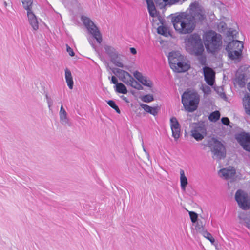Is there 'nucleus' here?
I'll return each mask as SVG.
<instances>
[{
    "mask_svg": "<svg viewBox=\"0 0 250 250\" xmlns=\"http://www.w3.org/2000/svg\"><path fill=\"white\" fill-rule=\"evenodd\" d=\"M188 10L189 13H181L171 19L174 29L181 34L191 33L195 28V23L202 22L206 19L205 12L198 3H191Z\"/></svg>",
    "mask_w": 250,
    "mask_h": 250,
    "instance_id": "f257e3e1",
    "label": "nucleus"
},
{
    "mask_svg": "<svg viewBox=\"0 0 250 250\" xmlns=\"http://www.w3.org/2000/svg\"><path fill=\"white\" fill-rule=\"evenodd\" d=\"M205 46L208 51L215 53L222 46V36L212 30L207 31L203 36Z\"/></svg>",
    "mask_w": 250,
    "mask_h": 250,
    "instance_id": "f03ea898",
    "label": "nucleus"
},
{
    "mask_svg": "<svg viewBox=\"0 0 250 250\" xmlns=\"http://www.w3.org/2000/svg\"><path fill=\"white\" fill-rule=\"evenodd\" d=\"M185 42L188 51L192 55L201 56L204 51V47L200 36L196 33L188 37Z\"/></svg>",
    "mask_w": 250,
    "mask_h": 250,
    "instance_id": "7ed1b4c3",
    "label": "nucleus"
},
{
    "mask_svg": "<svg viewBox=\"0 0 250 250\" xmlns=\"http://www.w3.org/2000/svg\"><path fill=\"white\" fill-rule=\"evenodd\" d=\"M183 56L177 52H172L168 55V61L171 68L175 72L181 73L188 71L190 65L183 62Z\"/></svg>",
    "mask_w": 250,
    "mask_h": 250,
    "instance_id": "20e7f679",
    "label": "nucleus"
},
{
    "mask_svg": "<svg viewBox=\"0 0 250 250\" xmlns=\"http://www.w3.org/2000/svg\"><path fill=\"white\" fill-rule=\"evenodd\" d=\"M199 101V95L194 91H185L182 96V103L185 109L189 112L194 111L197 109Z\"/></svg>",
    "mask_w": 250,
    "mask_h": 250,
    "instance_id": "39448f33",
    "label": "nucleus"
},
{
    "mask_svg": "<svg viewBox=\"0 0 250 250\" xmlns=\"http://www.w3.org/2000/svg\"><path fill=\"white\" fill-rule=\"evenodd\" d=\"M81 20L87 29L88 33L92 35L99 43L102 42V37L99 30L94 22L88 17L82 16Z\"/></svg>",
    "mask_w": 250,
    "mask_h": 250,
    "instance_id": "423d86ee",
    "label": "nucleus"
},
{
    "mask_svg": "<svg viewBox=\"0 0 250 250\" xmlns=\"http://www.w3.org/2000/svg\"><path fill=\"white\" fill-rule=\"evenodd\" d=\"M235 199L239 207L243 210H248L250 208V201L248 194L239 189L235 193Z\"/></svg>",
    "mask_w": 250,
    "mask_h": 250,
    "instance_id": "0eeeda50",
    "label": "nucleus"
},
{
    "mask_svg": "<svg viewBox=\"0 0 250 250\" xmlns=\"http://www.w3.org/2000/svg\"><path fill=\"white\" fill-rule=\"evenodd\" d=\"M191 136L196 141L202 140L207 135L205 125L202 124H193L190 131Z\"/></svg>",
    "mask_w": 250,
    "mask_h": 250,
    "instance_id": "6e6552de",
    "label": "nucleus"
},
{
    "mask_svg": "<svg viewBox=\"0 0 250 250\" xmlns=\"http://www.w3.org/2000/svg\"><path fill=\"white\" fill-rule=\"evenodd\" d=\"M104 49L106 53L110 58V60L113 63L118 67H124V64L120 61V55L113 47L105 45Z\"/></svg>",
    "mask_w": 250,
    "mask_h": 250,
    "instance_id": "1a4fd4ad",
    "label": "nucleus"
},
{
    "mask_svg": "<svg viewBox=\"0 0 250 250\" xmlns=\"http://www.w3.org/2000/svg\"><path fill=\"white\" fill-rule=\"evenodd\" d=\"M213 154V158L219 160L226 157V150L221 142L216 139L213 140V144L211 149Z\"/></svg>",
    "mask_w": 250,
    "mask_h": 250,
    "instance_id": "9d476101",
    "label": "nucleus"
},
{
    "mask_svg": "<svg viewBox=\"0 0 250 250\" xmlns=\"http://www.w3.org/2000/svg\"><path fill=\"white\" fill-rule=\"evenodd\" d=\"M235 138L243 149L250 152V134L247 133H239Z\"/></svg>",
    "mask_w": 250,
    "mask_h": 250,
    "instance_id": "9b49d317",
    "label": "nucleus"
},
{
    "mask_svg": "<svg viewBox=\"0 0 250 250\" xmlns=\"http://www.w3.org/2000/svg\"><path fill=\"white\" fill-rule=\"evenodd\" d=\"M170 125L172 131V136L175 140H177L180 136L181 127L175 117H172L170 118Z\"/></svg>",
    "mask_w": 250,
    "mask_h": 250,
    "instance_id": "f8f14e48",
    "label": "nucleus"
},
{
    "mask_svg": "<svg viewBox=\"0 0 250 250\" xmlns=\"http://www.w3.org/2000/svg\"><path fill=\"white\" fill-rule=\"evenodd\" d=\"M205 80L209 85L212 86L214 83L215 72L210 67L205 66L203 68Z\"/></svg>",
    "mask_w": 250,
    "mask_h": 250,
    "instance_id": "ddd939ff",
    "label": "nucleus"
},
{
    "mask_svg": "<svg viewBox=\"0 0 250 250\" xmlns=\"http://www.w3.org/2000/svg\"><path fill=\"white\" fill-rule=\"evenodd\" d=\"M28 21L31 26L32 31L36 32L39 29V20L32 10L27 12Z\"/></svg>",
    "mask_w": 250,
    "mask_h": 250,
    "instance_id": "4468645a",
    "label": "nucleus"
},
{
    "mask_svg": "<svg viewBox=\"0 0 250 250\" xmlns=\"http://www.w3.org/2000/svg\"><path fill=\"white\" fill-rule=\"evenodd\" d=\"M235 43L237 44V46L238 47V50H231L229 51H227L228 53L229 57L232 60L238 59L240 57H241L242 50L244 47L243 43H242L235 42Z\"/></svg>",
    "mask_w": 250,
    "mask_h": 250,
    "instance_id": "2eb2a0df",
    "label": "nucleus"
},
{
    "mask_svg": "<svg viewBox=\"0 0 250 250\" xmlns=\"http://www.w3.org/2000/svg\"><path fill=\"white\" fill-rule=\"evenodd\" d=\"M116 73L118 75L120 80L127 85H128L131 80H133L132 76L128 72L122 69H117Z\"/></svg>",
    "mask_w": 250,
    "mask_h": 250,
    "instance_id": "dca6fc26",
    "label": "nucleus"
},
{
    "mask_svg": "<svg viewBox=\"0 0 250 250\" xmlns=\"http://www.w3.org/2000/svg\"><path fill=\"white\" fill-rule=\"evenodd\" d=\"M220 176L228 179L234 177L235 174V170L232 167H229V169L224 168L219 171Z\"/></svg>",
    "mask_w": 250,
    "mask_h": 250,
    "instance_id": "f3484780",
    "label": "nucleus"
},
{
    "mask_svg": "<svg viewBox=\"0 0 250 250\" xmlns=\"http://www.w3.org/2000/svg\"><path fill=\"white\" fill-rule=\"evenodd\" d=\"M59 117L60 123L62 125H70L69 119L68 117L67 113L64 109L62 105H61L60 110L59 111Z\"/></svg>",
    "mask_w": 250,
    "mask_h": 250,
    "instance_id": "a211bd4d",
    "label": "nucleus"
},
{
    "mask_svg": "<svg viewBox=\"0 0 250 250\" xmlns=\"http://www.w3.org/2000/svg\"><path fill=\"white\" fill-rule=\"evenodd\" d=\"M140 105L146 112L153 116H156L158 114V108L156 107H151L144 104H141Z\"/></svg>",
    "mask_w": 250,
    "mask_h": 250,
    "instance_id": "6ab92c4d",
    "label": "nucleus"
},
{
    "mask_svg": "<svg viewBox=\"0 0 250 250\" xmlns=\"http://www.w3.org/2000/svg\"><path fill=\"white\" fill-rule=\"evenodd\" d=\"M65 78L67 84L70 89H72L73 87L74 82L71 73L68 69L65 70Z\"/></svg>",
    "mask_w": 250,
    "mask_h": 250,
    "instance_id": "aec40b11",
    "label": "nucleus"
},
{
    "mask_svg": "<svg viewBox=\"0 0 250 250\" xmlns=\"http://www.w3.org/2000/svg\"><path fill=\"white\" fill-rule=\"evenodd\" d=\"M243 102L246 113L250 115V95L246 94L243 99Z\"/></svg>",
    "mask_w": 250,
    "mask_h": 250,
    "instance_id": "412c9836",
    "label": "nucleus"
},
{
    "mask_svg": "<svg viewBox=\"0 0 250 250\" xmlns=\"http://www.w3.org/2000/svg\"><path fill=\"white\" fill-rule=\"evenodd\" d=\"M180 184H181V189L183 191H185L186 186L188 184V179L185 175V172H184V170L180 169Z\"/></svg>",
    "mask_w": 250,
    "mask_h": 250,
    "instance_id": "4be33fe9",
    "label": "nucleus"
},
{
    "mask_svg": "<svg viewBox=\"0 0 250 250\" xmlns=\"http://www.w3.org/2000/svg\"><path fill=\"white\" fill-rule=\"evenodd\" d=\"M235 42H241V43H243V42H241V41H239L238 40H233L232 42H229L228 44L227 45L226 48V50L227 51H229V50H238V47H237V44L236 43H235Z\"/></svg>",
    "mask_w": 250,
    "mask_h": 250,
    "instance_id": "5701e85b",
    "label": "nucleus"
},
{
    "mask_svg": "<svg viewBox=\"0 0 250 250\" xmlns=\"http://www.w3.org/2000/svg\"><path fill=\"white\" fill-rule=\"evenodd\" d=\"M116 91L119 93L126 94L127 90L126 87L122 83H117L116 85Z\"/></svg>",
    "mask_w": 250,
    "mask_h": 250,
    "instance_id": "b1692460",
    "label": "nucleus"
},
{
    "mask_svg": "<svg viewBox=\"0 0 250 250\" xmlns=\"http://www.w3.org/2000/svg\"><path fill=\"white\" fill-rule=\"evenodd\" d=\"M147 9L149 13L150 16L152 17H154L156 16V10L153 2L149 3L148 2Z\"/></svg>",
    "mask_w": 250,
    "mask_h": 250,
    "instance_id": "393cba45",
    "label": "nucleus"
},
{
    "mask_svg": "<svg viewBox=\"0 0 250 250\" xmlns=\"http://www.w3.org/2000/svg\"><path fill=\"white\" fill-rule=\"evenodd\" d=\"M23 8L27 11L32 10V0H21Z\"/></svg>",
    "mask_w": 250,
    "mask_h": 250,
    "instance_id": "a878e982",
    "label": "nucleus"
},
{
    "mask_svg": "<svg viewBox=\"0 0 250 250\" xmlns=\"http://www.w3.org/2000/svg\"><path fill=\"white\" fill-rule=\"evenodd\" d=\"M157 33L165 37H167L169 35V32L167 28L164 26H160L157 28Z\"/></svg>",
    "mask_w": 250,
    "mask_h": 250,
    "instance_id": "bb28decb",
    "label": "nucleus"
},
{
    "mask_svg": "<svg viewBox=\"0 0 250 250\" xmlns=\"http://www.w3.org/2000/svg\"><path fill=\"white\" fill-rule=\"evenodd\" d=\"M220 117V112L218 111H215L210 114L208 119L210 121L215 122L219 120Z\"/></svg>",
    "mask_w": 250,
    "mask_h": 250,
    "instance_id": "cd10ccee",
    "label": "nucleus"
},
{
    "mask_svg": "<svg viewBox=\"0 0 250 250\" xmlns=\"http://www.w3.org/2000/svg\"><path fill=\"white\" fill-rule=\"evenodd\" d=\"M128 85H130L131 87L137 90H142L143 89V86L139 83H138L133 78V80H131V81L129 83Z\"/></svg>",
    "mask_w": 250,
    "mask_h": 250,
    "instance_id": "c85d7f7f",
    "label": "nucleus"
},
{
    "mask_svg": "<svg viewBox=\"0 0 250 250\" xmlns=\"http://www.w3.org/2000/svg\"><path fill=\"white\" fill-rule=\"evenodd\" d=\"M204 226L205 224L201 221L198 220L195 225V230L201 233L205 230Z\"/></svg>",
    "mask_w": 250,
    "mask_h": 250,
    "instance_id": "c756f323",
    "label": "nucleus"
},
{
    "mask_svg": "<svg viewBox=\"0 0 250 250\" xmlns=\"http://www.w3.org/2000/svg\"><path fill=\"white\" fill-rule=\"evenodd\" d=\"M201 234H202L205 238L208 239L212 244H214L215 240L210 233L205 230L203 232H201Z\"/></svg>",
    "mask_w": 250,
    "mask_h": 250,
    "instance_id": "7c9ffc66",
    "label": "nucleus"
},
{
    "mask_svg": "<svg viewBox=\"0 0 250 250\" xmlns=\"http://www.w3.org/2000/svg\"><path fill=\"white\" fill-rule=\"evenodd\" d=\"M143 85L146 86H147L149 87H151L152 86V83L146 77H144L140 81Z\"/></svg>",
    "mask_w": 250,
    "mask_h": 250,
    "instance_id": "2f4dec72",
    "label": "nucleus"
},
{
    "mask_svg": "<svg viewBox=\"0 0 250 250\" xmlns=\"http://www.w3.org/2000/svg\"><path fill=\"white\" fill-rule=\"evenodd\" d=\"M236 83L240 87H243L245 85V78L244 76H240L236 79Z\"/></svg>",
    "mask_w": 250,
    "mask_h": 250,
    "instance_id": "473e14b6",
    "label": "nucleus"
},
{
    "mask_svg": "<svg viewBox=\"0 0 250 250\" xmlns=\"http://www.w3.org/2000/svg\"><path fill=\"white\" fill-rule=\"evenodd\" d=\"M141 100L146 103H150L154 100L153 96L152 94H146L141 97Z\"/></svg>",
    "mask_w": 250,
    "mask_h": 250,
    "instance_id": "72a5a7b5",
    "label": "nucleus"
},
{
    "mask_svg": "<svg viewBox=\"0 0 250 250\" xmlns=\"http://www.w3.org/2000/svg\"><path fill=\"white\" fill-rule=\"evenodd\" d=\"M108 104L112 108H113L118 114H120L121 111L118 107V106L116 105L115 102L113 100H109L107 102Z\"/></svg>",
    "mask_w": 250,
    "mask_h": 250,
    "instance_id": "f704fd0d",
    "label": "nucleus"
},
{
    "mask_svg": "<svg viewBox=\"0 0 250 250\" xmlns=\"http://www.w3.org/2000/svg\"><path fill=\"white\" fill-rule=\"evenodd\" d=\"M156 4L159 5L160 8H163L167 5L168 0H154Z\"/></svg>",
    "mask_w": 250,
    "mask_h": 250,
    "instance_id": "c9c22d12",
    "label": "nucleus"
},
{
    "mask_svg": "<svg viewBox=\"0 0 250 250\" xmlns=\"http://www.w3.org/2000/svg\"><path fill=\"white\" fill-rule=\"evenodd\" d=\"M189 216L192 223H195L197 221L198 214L193 211H189Z\"/></svg>",
    "mask_w": 250,
    "mask_h": 250,
    "instance_id": "e433bc0d",
    "label": "nucleus"
},
{
    "mask_svg": "<svg viewBox=\"0 0 250 250\" xmlns=\"http://www.w3.org/2000/svg\"><path fill=\"white\" fill-rule=\"evenodd\" d=\"M134 77L139 82L144 76H143L141 73L138 71H136L133 73Z\"/></svg>",
    "mask_w": 250,
    "mask_h": 250,
    "instance_id": "4c0bfd02",
    "label": "nucleus"
},
{
    "mask_svg": "<svg viewBox=\"0 0 250 250\" xmlns=\"http://www.w3.org/2000/svg\"><path fill=\"white\" fill-rule=\"evenodd\" d=\"M218 30L220 32L223 31L225 30L226 27V24L224 22H220L218 24Z\"/></svg>",
    "mask_w": 250,
    "mask_h": 250,
    "instance_id": "58836bf2",
    "label": "nucleus"
},
{
    "mask_svg": "<svg viewBox=\"0 0 250 250\" xmlns=\"http://www.w3.org/2000/svg\"><path fill=\"white\" fill-rule=\"evenodd\" d=\"M46 98L47 103L48 104V106L49 109H50L51 106L53 105V101L51 99V98L50 97H49L47 94L46 95Z\"/></svg>",
    "mask_w": 250,
    "mask_h": 250,
    "instance_id": "ea45409f",
    "label": "nucleus"
},
{
    "mask_svg": "<svg viewBox=\"0 0 250 250\" xmlns=\"http://www.w3.org/2000/svg\"><path fill=\"white\" fill-rule=\"evenodd\" d=\"M66 50L70 56L72 57L74 56L75 53L73 52V49L68 45H66Z\"/></svg>",
    "mask_w": 250,
    "mask_h": 250,
    "instance_id": "a19ab883",
    "label": "nucleus"
},
{
    "mask_svg": "<svg viewBox=\"0 0 250 250\" xmlns=\"http://www.w3.org/2000/svg\"><path fill=\"white\" fill-rule=\"evenodd\" d=\"M221 122L224 125H229V120L227 117H223L221 119Z\"/></svg>",
    "mask_w": 250,
    "mask_h": 250,
    "instance_id": "79ce46f5",
    "label": "nucleus"
},
{
    "mask_svg": "<svg viewBox=\"0 0 250 250\" xmlns=\"http://www.w3.org/2000/svg\"><path fill=\"white\" fill-rule=\"evenodd\" d=\"M199 60L200 63H201V64H202V65H206V59L205 57H203V56L200 57L199 58Z\"/></svg>",
    "mask_w": 250,
    "mask_h": 250,
    "instance_id": "37998d69",
    "label": "nucleus"
},
{
    "mask_svg": "<svg viewBox=\"0 0 250 250\" xmlns=\"http://www.w3.org/2000/svg\"><path fill=\"white\" fill-rule=\"evenodd\" d=\"M202 90L206 94H208L211 91L210 87L208 86L203 87Z\"/></svg>",
    "mask_w": 250,
    "mask_h": 250,
    "instance_id": "c03bdc74",
    "label": "nucleus"
},
{
    "mask_svg": "<svg viewBox=\"0 0 250 250\" xmlns=\"http://www.w3.org/2000/svg\"><path fill=\"white\" fill-rule=\"evenodd\" d=\"M180 0H168L167 4L173 5L178 3Z\"/></svg>",
    "mask_w": 250,
    "mask_h": 250,
    "instance_id": "a18cd8bd",
    "label": "nucleus"
},
{
    "mask_svg": "<svg viewBox=\"0 0 250 250\" xmlns=\"http://www.w3.org/2000/svg\"><path fill=\"white\" fill-rule=\"evenodd\" d=\"M111 83L114 84H116V85L118 83V80L115 76H112L111 77Z\"/></svg>",
    "mask_w": 250,
    "mask_h": 250,
    "instance_id": "49530a36",
    "label": "nucleus"
},
{
    "mask_svg": "<svg viewBox=\"0 0 250 250\" xmlns=\"http://www.w3.org/2000/svg\"><path fill=\"white\" fill-rule=\"evenodd\" d=\"M130 52L133 55H135L137 53V51H136V49L133 47L130 48Z\"/></svg>",
    "mask_w": 250,
    "mask_h": 250,
    "instance_id": "de8ad7c7",
    "label": "nucleus"
},
{
    "mask_svg": "<svg viewBox=\"0 0 250 250\" xmlns=\"http://www.w3.org/2000/svg\"><path fill=\"white\" fill-rule=\"evenodd\" d=\"M89 43L91 44V45L93 47V48L95 49V45L91 38L88 39Z\"/></svg>",
    "mask_w": 250,
    "mask_h": 250,
    "instance_id": "09e8293b",
    "label": "nucleus"
},
{
    "mask_svg": "<svg viewBox=\"0 0 250 250\" xmlns=\"http://www.w3.org/2000/svg\"><path fill=\"white\" fill-rule=\"evenodd\" d=\"M236 32V31H229V35L232 36L233 38H234V35L233 34V32Z\"/></svg>",
    "mask_w": 250,
    "mask_h": 250,
    "instance_id": "8fccbe9b",
    "label": "nucleus"
},
{
    "mask_svg": "<svg viewBox=\"0 0 250 250\" xmlns=\"http://www.w3.org/2000/svg\"><path fill=\"white\" fill-rule=\"evenodd\" d=\"M122 98L123 100L125 101L126 102H128L127 98H126L125 97H124V96H122Z\"/></svg>",
    "mask_w": 250,
    "mask_h": 250,
    "instance_id": "3c124183",
    "label": "nucleus"
},
{
    "mask_svg": "<svg viewBox=\"0 0 250 250\" xmlns=\"http://www.w3.org/2000/svg\"><path fill=\"white\" fill-rule=\"evenodd\" d=\"M143 150H144V152L148 155V156H149V155L148 153L146 151V150L143 145Z\"/></svg>",
    "mask_w": 250,
    "mask_h": 250,
    "instance_id": "603ef678",
    "label": "nucleus"
},
{
    "mask_svg": "<svg viewBox=\"0 0 250 250\" xmlns=\"http://www.w3.org/2000/svg\"><path fill=\"white\" fill-rule=\"evenodd\" d=\"M3 4L4 5L5 7L6 8L7 6H8V3L6 1H3Z\"/></svg>",
    "mask_w": 250,
    "mask_h": 250,
    "instance_id": "864d4df0",
    "label": "nucleus"
},
{
    "mask_svg": "<svg viewBox=\"0 0 250 250\" xmlns=\"http://www.w3.org/2000/svg\"><path fill=\"white\" fill-rule=\"evenodd\" d=\"M146 0L147 4H148V2H149V3L153 2V0Z\"/></svg>",
    "mask_w": 250,
    "mask_h": 250,
    "instance_id": "5fc2aeb1",
    "label": "nucleus"
},
{
    "mask_svg": "<svg viewBox=\"0 0 250 250\" xmlns=\"http://www.w3.org/2000/svg\"><path fill=\"white\" fill-rule=\"evenodd\" d=\"M248 89L250 92V82L248 84Z\"/></svg>",
    "mask_w": 250,
    "mask_h": 250,
    "instance_id": "6e6d98bb",
    "label": "nucleus"
},
{
    "mask_svg": "<svg viewBox=\"0 0 250 250\" xmlns=\"http://www.w3.org/2000/svg\"><path fill=\"white\" fill-rule=\"evenodd\" d=\"M246 223L247 224V227L249 228H250V223H249V222H246Z\"/></svg>",
    "mask_w": 250,
    "mask_h": 250,
    "instance_id": "4d7b16f0",
    "label": "nucleus"
}]
</instances>
